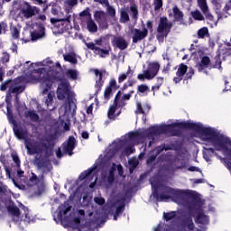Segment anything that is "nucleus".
I'll return each instance as SVG.
<instances>
[{
	"label": "nucleus",
	"instance_id": "nucleus-1",
	"mask_svg": "<svg viewBox=\"0 0 231 231\" xmlns=\"http://www.w3.org/2000/svg\"><path fill=\"white\" fill-rule=\"evenodd\" d=\"M23 75L17 78L14 80H9L2 83L0 89L1 91H6L9 88V93H14L19 95L24 91V84H39L43 95L48 93L49 89H51V86L57 76L55 73V68H60V63H54L51 59L47 58L42 61L31 63L26 61L23 65Z\"/></svg>",
	"mask_w": 231,
	"mask_h": 231
},
{
	"label": "nucleus",
	"instance_id": "nucleus-2",
	"mask_svg": "<svg viewBox=\"0 0 231 231\" xmlns=\"http://www.w3.org/2000/svg\"><path fill=\"white\" fill-rule=\"evenodd\" d=\"M174 130V124L162 125L159 126H152L148 130H138L125 134L121 139L116 140L106 150L104 162L111 160L118 151H122V156H130L134 152V145L143 143L145 140H157L160 134L171 133Z\"/></svg>",
	"mask_w": 231,
	"mask_h": 231
},
{
	"label": "nucleus",
	"instance_id": "nucleus-3",
	"mask_svg": "<svg viewBox=\"0 0 231 231\" xmlns=\"http://www.w3.org/2000/svg\"><path fill=\"white\" fill-rule=\"evenodd\" d=\"M57 98L58 100H68V105H63L60 108V116H66L70 109L77 107V99L75 98V92L71 91V86L68 79H60L57 88Z\"/></svg>",
	"mask_w": 231,
	"mask_h": 231
},
{
	"label": "nucleus",
	"instance_id": "nucleus-4",
	"mask_svg": "<svg viewBox=\"0 0 231 231\" xmlns=\"http://www.w3.org/2000/svg\"><path fill=\"white\" fill-rule=\"evenodd\" d=\"M14 133L18 140H25V147L28 154H41L42 151L48 149L51 144L48 139H42L40 142L26 139L28 136V130L21 126H14Z\"/></svg>",
	"mask_w": 231,
	"mask_h": 231
},
{
	"label": "nucleus",
	"instance_id": "nucleus-5",
	"mask_svg": "<svg viewBox=\"0 0 231 231\" xmlns=\"http://www.w3.org/2000/svg\"><path fill=\"white\" fill-rule=\"evenodd\" d=\"M5 206L14 223H33L35 221V215H33L28 208L24 207V205L21 204L20 208H17L12 202H10L9 206H6V204L2 201L0 202V210H2Z\"/></svg>",
	"mask_w": 231,
	"mask_h": 231
},
{
	"label": "nucleus",
	"instance_id": "nucleus-6",
	"mask_svg": "<svg viewBox=\"0 0 231 231\" xmlns=\"http://www.w3.org/2000/svg\"><path fill=\"white\" fill-rule=\"evenodd\" d=\"M111 35H106V37H100L94 40L92 42L86 43L88 50H92L95 55L99 57H107L109 51H111V45H109V38Z\"/></svg>",
	"mask_w": 231,
	"mask_h": 231
},
{
	"label": "nucleus",
	"instance_id": "nucleus-7",
	"mask_svg": "<svg viewBox=\"0 0 231 231\" xmlns=\"http://www.w3.org/2000/svg\"><path fill=\"white\" fill-rule=\"evenodd\" d=\"M203 201L201 199H195L193 203L189 207V214L191 216H196V214H199L196 218V223H198L199 228H202L204 231L207 229V225L208 224V217L204 215L201 212V208H203Z\"/></svg>",
	"mask_w": 231,
	"mask_h": 231
},
{
	"label": "nucleus",
	"instance_id": "nucleus-8",
	"mask_svg": "<svg viewBox=\"0 0 231 231\" xmlns=\"http://www.w3.org/2000/svg\"><path fill=\"white\" fill-rule=\"evenodd\" d=\"M152 194H156V192H159L157 194V201H174V189L167 185H155L154 180L152 179L150 180Z\"/></svg>",
	"mask_w": 231,
	"mask_h": 231
},
{
	"label": "nucleus",
	"instance_id": "nucleus-9",
	"mask_svg": "<svg viewBox=\"0 0 231 231\" xmlns=\"http://www.w3.org/2000/svg\"><path fill=\"white\" fill-rule=\"evenodd\" d=\"M14 8H18L20 15L24 19H31L33 15H37L41 10L37 6H32L28 2L19 1L14 3Z\"/></svg>",
	"mask_w": 231,
	"mask_h": 231
},
{
	"label": "nucleus",
	"instance_id": "nucleus-10",
	"mask_svg": "<svg viewBox=\"0 0 231 231\" xmlns=\"http://www.w3.org/2000/svg\"><path fill=\"white\" fill-rule=\"evenodd\" d=\"M51 23L58 33H65L71 28V14L67 13L64 18H51Z\"/></svg>",
	"mask_w": 231,
	"mask_h": 231
},
{
	"label": "nucleus",
	"instance_id": "nucleus-11",
	"mask_svg": "<svg viewBox=\"0 0 231 231\" xmlns=\"http://www.w3.org/2000/svg\"><path fill=\"white\" fill-rule=\"evenodd\" d=\"M118 171L119 176H124V168L119 164L112 163L106 166V164L102 167V180L106 181L107 180L108 183H113L115 180V171Z\"/></svg>",
	"mask_w": 231,
	"mask_h": 231
},
{
	"label": "nucleus",
	"instance_id": "nucleus-12",
	"mask_svg": "<svg viewBox=\"0 0 231 231\" xmlns=\"http://www.w3.org/2000/svg\"><path fill=\"white\" fill-rule=\"evenodd\" d=\"M221 57L223 60H226V59L231 58V48L228 43H223L218 47V50L217 51V56L215 57V64L214 68L217 69H223L221 67Z\"/></svg>",
	"mask_w": 231,
	"mask_h": 231
},
{
	"label": "nucleus",
	"instance_id": "nucleus-13",
	"mask_svg": "<svg viewBox=\"0 0 231 231\" xmlns=\"http://www.w3.org/2000/svg\"><path fill=\"white\" fill-rule=\"evenodd\" d=\"M102 167V163H100V161H97L92 168L83 171L79 177V180L82 181L84 180H89L90 178L93 179L94 178V181L92 183H90L89 188L90 189H95V184L97 183V172H98V171H100Z\"/></svg>",
	"mask_w": 231,
	"mask_h": 231
},
{
	"label": "nucleus",
	"instance_id": "nucleus-14",
	"mask_svg": "<svg viewBox=\"0 0 231 231\" xmlns=\"http://www.w3.org/2000/svg\"><path fill=\"white\" fill-rule=\"evenodd\" d=\"M160 71V63L158 61H152L148 63V68L146 70H143L142 74H138L137 79L143 82V80H152Z\"/></svg>",
	"mask_w": 231,
	"mask_h": 231
},
{
	"label": "nucleus",
	"instance_id": "nucleus-15",
	"mask_svg": "<svg viewBox=\"0 0 231 231\" xmlns=\"http://www.w3.org/2000/svg\"><path fill=\"white\" fill-rule=\"evenodd\" d=\"M76 145H77V141L75 140V137L70 136L69 140L66 143H64L61 145V147L56 151L57 158H60L61 156H64V154L72 156L73 149H75Z\"/></svg>",
	"mask_w": 231,
	"mask_h": 231
},
{
	"label": "nucleus",
	"instance_id": "nucleus-16",
	"mask_svg": "<svg viewBox=\"0 0 231 231\" xmlns=\"http://www.w3.org/2000/svg\"><path fill=\"white\" fill-rule=\"evenodd\" d=\"M163 217L166 221L165 224L159 223V225L153 228V231H174V213H164Z\"/></svg>",
	"mask_w": 231,
	"mask_h": 231
},
{
	"label": "nucleus",
	"instance_id": "nucleus-17",
	"mask_svg": "<svg viewBox=\"0 0 231 231\" xmlns=\"http://www.w3.org/2000/svg\"><path fill=\"white\" fill-rule=\"evenodd\" d=\"M71 210V206L69 204H63L60 206L57 211L53 214L54 221L59 223V221H66L68 220V214Z\"/></svg>",
	"mask_w": 231,
	"mask_h": 231
},
{
	"label": "nucleus",
	"instance_id": "nucleus-18",
	"mask_svg": "<svg viewBox=\"0 0 231 231\" xmlns=\"http://www.w3.org/2000/svg\"><path fill=\"white\" fill-rule=\"evenodd\" d=\"M120 107H124V104H120V98L118 95L116 96L115 103L109 107L107 116L110 120H115L117 116H120L122 111Z\"/></svg>",
	"mask_w": 231,
	"mask_h": 231
},
{
	"label": "nucleus",
	"instance_id": "nucleus-19",
	"mask_svg": "<svg viewBox=\"0 0 231 231\" xmlns=\"http://www.w3.org/2000/svg\"><path fill=\"white\" fill-rule=\"evenodd\" d=\"M171 28H172V23L167 20L165 17H161L160 23L157 28L158 33L161 37H167L169 32H171Z\"/></svg>",
	"mask_w": 231,
	"mask_h": 231
},
{
	"label": "nucleus",
	"instance_id": "nucleus-20",
	"mask_svg": "<svg viewBox=\"0 0 231 231\" xmlns=\"http://www.w3.org/2000/svg\"><path fill=\"white\" fill-rule=\"evenodd\" d=\"M46 29L44 28V25L42 24H34L33 25V31L30 32L31 40L32 41H38V39H44L46 32Z\"/></svg>",
	"mask_w": 231,
	"mask_h": 231
},
{
	"label": "nucleus",
	"instance_id": "nucleus-21",
	"mask_svg": "<svg viewBox=\"0 0 231 231\" xmlns=\"http://www.w3.org/2000/svg\"><path fill=\"white\" fill-rule=\"evenodd\" d=\"M211 3L216 10V14L217 15V20L219 19H226L229 14L226 11H224L225 8L221 11V7L223 6V0H211Z\"/></svg>",
	"mask_w": 231,
	"mask_h": 231
},
{
	"label": "nucleus",
	"instance_id": "nucleus-22",
	"mask_svg": "<svg viewBox=\"0 0 231 231\" xmlns=\"http://www.w3.org/2000/svg\"><path fill=\"white\" fill-rule=\"evenodd\" d=\"M129 43L122 36H113L112 46L119 50H126Z\"/></svg>",
	"mask_w": 231,
	"mask_h": 231
},
{
	"label": "nucleus",
	"instance_id": "nucleus-23",
	"mask_svg": "<svg viewBox=\"0 0 231 231\" xmlns=\"http://www.w3.org/2000/svg\"><path fill=\"white\" fill-rule=\"evenodd\" d=\"M211 62L210 58L208 56H202L200 58V61H199L196 65V68L199 71H205V69H210Z\"/></svg>",
	"mask_w": 231,
	"mask_h": 231
},
{
	"label": "nucleus",
	"instance_id": "nucleus-24",
	"mask_svg": "<svg viewBox=\"0 0 231 231\" xmlns=\"http://www.w3.org/2000/svg\"><path fill=\"white\" fill-rule=\"evenodd\" d=\"M174 199H175V203L180 204V200L185 201V199H189V192L183 189H175Z\"/></svg>",
	"mask_w": 231,
	"mask_h": 231
},
{
	"label": "nucleus",
	"instance_id": "nucleus-25",
	"mask_svg": "<svg viewBox=\"0 0 231 231\" xmlns=\"http://www.w3.org/2000/svg\"><path fill=\"white\" fill-rule=\"evenodd\" d=\"M133 33V42H138V41H142V39H145V37H147L148 31L147 29H143V31L134 29Z\"/></svg>",
	"mask_w": 231,
	"mask_h": 231
},
{
	"label": "nucleus",
	"instance_id": "nucleus-26",
	"mask_svg": "<svg viewBox=\"0 0 231 231\" xmlns=\"http://www.w3.org/2000/svg\"><path fill=\"white\" fill-rule=\"evenodd\" d=\"M86 25H87V30H88L90 33H97V32H98V26L97 25L95 21H93L92 18H89L88 20H87V22H85V26Z\"/></svg>",
	"mask_w": 231,
	"mask_h": 231
},
{
	"label": "nucleus",
	"instance_id": "nucleus-27",
	"mask_svg": "<svg viewBox=\"0 0 231 231\" xmlns=\"http://www.w3.org/2000/svg\"><path fill=\"white\" fill-rule=\"evenodd\" d=\"M124 203H125L124 199H118L116 202V206L117 208H116V213L114 215L115 221H116L118 219V216H120V214H122V212H124Z\"/></svg>",
	"mask_w": 231,
	"mask_h": 231
},
{
	"label": "nucleus",
	"instance_id": "nucleus-28",
	"mask_svg": "<svg viewBox=\"0 0 231 231\" xmlns=\"http://www.w3.org/2000/svg\"><path fill=\"white\" fill-rule=\"evenodd\" d=\"M174 23L185 24V21L183 20V12L178 9V7H174Z\"/></svg>",
	"mask_w": 231,
	"mask_h": 231
},
{
	"label": "nucleus",
	"instance_id": "nucleus-29",
	"mask_svg": "<svg viewBox=\"0 0 231 231\" xmlns=\"http://www.w3.org/2000/svg\"><path fill=\"white\" fill-rule=\"evenodd\" d=\"M79 18H80L82 26H86V22L91 19V14L89 13V8L83 10L79 14Z\"/></svg>",
	"mask_w": 231,
	"mask_h": 231
},
{
	"label": "nucleus",
	"instance_id": "nucleus-30",
	"mask_svg": "<svg viewBox=\"0 0 231 231\" xmlns=\"http://www.w3.org/2000/svg\"><path fill=\"white\" fill-rule=\"evenodd\" d=\"M187 69H188V67L187 65L185 64H180L178 68V70H177V79H175V82H180V80H181V79L183 78V75H185V73H187Z\"/></svg>",
	"mask_w": 231,
	"mask_h": 231
},
{
	"label": "nucleus",
	"instance_id": "nucleus-31",
	"mask_svg": "<svg viewBox=\"0 0 231 231\" xmlns=\"http://www.w3.org/2000/svg\"><path fill=\"white\" fill-rule=\"evenodd\" d=\"M179 154H180L181 160V164L180 166V169H187L189 162L187 161V150L185 149H180L179 150Z\"/></svg>",
	"mask_w": 231,
	"mask_h": 231
},
{
	"label": "nucleus",
	"instance_id": "nucleus-32",
	"mask_svg": "<svg viewBox=\"0 0 231 231\" xmlns=\"http://www.w3.org/2000/svg\"><path fill=\"white\" fill-rule=\"evenodd\" d=\"M53 98H55V92L53 91H50L47 97H45V104L47 107H51L50 108L51 111V109H55V106H53Z\"/></svg>",
	"mask_w": 231,
	"mask_h": 231
},
{
	"label": "nucleus",
	"instance_id": "nucleus-33",
	"mask_svg": "<svg viewBox=\"0 0 231 231\" xmlns=\"http://www.w3.org/2000/svg\"><path fill=\"white\" fill-rule=\"evenodd\" d=\"M150 108L151 107L149 106V105H143V106L142 103L137 101L135 113L136 115H145V113H147V111H149Z\"/></svg>",
	"mask_w": 231,
	"mask_h": 231
},
{
	"label": "nucleus",
	"instance_id": "nucleus-34",
	"mask_svg": "<svg viewBox=\"0 0 231 231\" xmlns=\"http://www.w3.org/2000/svg\"><path fill=\"white\" fill-rule=\"evenodd\" d=\"M203 14L208 21V24H209L211 28H214V26H217V20L214 19V15H212L209 11H207V13Z\"/></svg>",
	"mask_w": 231,
	"mask_h": 231
},
{
	"label": "nucleus",
	"instance_id": "nucleus-35",
	"mask_svg": "<svg viewBox=\"0 0 231 231\" xmlns=\"http://www.w3.org/2000/svg\"><path fill=\"white\" fill-rule=\"evenodd\" d=\"M95 21L102 26V23H106V13L103 11H97L94 14Z\"/></svg>",
	"mask_w": 231,
	"mask_h": 231
},
{
	"label": "nucleus",
	"instance_id": "nucleus-36",
	"mask_svg": "<svg viewBox=\"0 0 231 231\" xmlns=\"http://www.w3.org/2000/svg\"><path fill=\"white\" fill-rule=\"evenodd\" d=\"M66 77L70 79V80H77L79 79V70L73 69H68L65 72Z\"/></svg>",
	"mask_w": 231,
	"mask_h": 231
},
{
	"label": "nucleus",
	"instance_id": "nucleus-37",
	"mask_svg": "<svg viewBox=\"0 0 231 231\" xmlns=\"http://www.w3.org/2000/svg\"><path fill=\"white\" fill-rule=\"evenodd\" d=\"M63 59L66 60V62H69L70 64H77L78 62L77 55H75V53L65 54L63 55Z\"/></svg>",
	"mask_w": 231,
	"mask_h": 231
},
{
	"label": "nucleus",
	"instance_id": "nucleus-38",
	"mask_svg": "<svg viewBox=\"0 0 231 231\" xmlns=\"http://www.w3.org/2000/svg\"><path fill=\"white\" fill-rule=\"evenodd\" d=\"M94 73L96 75V86L97 88H102L104 84V80H102V72H99L98 69H94Z\"/></svg>",
	"mask_w": 231,
	"mask_h": 231
},
{
	"label": "nucleus",
	"instance_id": "nucleus-39",
	"mask_svg": "<svg viewBox=\"0 0 231 231\" xmlns=\"http://www.w3.org/2000/svg\"><path fill=\"white\" fill-rule=\"evenodd\" d=\"M133 73H134L133 69H131V67H129L126 73H122L119 75L118 82L122 83L124 82V80L127 79V77H133Z\"/></svg>",
	"mask_w": 231,
	"mask_h": 231
},
{
	"label": "nucleus",
	"instance_id": "nucleus-40",
	"mask_svg": "<svg viewBox=\"0 0 231 231\" xmlns=\"http://www.w3.org/2000/svg\"><path fill=\"white\" fill-rule=\"evenodd\" d=\"M128 12H129V9L127 8L121 9V18H120L121 23H127V21H129Z\"/></svg>",
	"mask_w": 231,
	"mask_h": 231
},
{
	"label": "nucleus",
	"instance_id": "nucleus-41",
	"mask_svg": "<svg viewBox=\"0 0 231 231\" xmlns=\"http://www.w3.org/2000/svg\"><path fill=\"white\" fill-rule=\"evenodd\" d=\"M37 183H39V179L37 178V175L32 173V176L30 177L27 182V187H35Z\"/></svg>",
	"mask_w": 231,
	"mask_h": 231
},
{
	"label": "nucleus",
	"instance_id": "nucleus-42",
	"mask_svg": "<svg viewBox=\"0 0 231 231\" xmlns=\"http://www.w3.org/2000/svg\"><path fill=\"white\" fill-rule=\"evenodd\" d=\"M197 1L201 12L203 14H207V12H208V5H207V0H197Z\"/></svg>",
	"mask_w": 231,
	"mask_h": 231
},
{
	"label": "nucleus",
	"instance_id": "nucleus-43",
	"mask_svg": "<svg viewBox=\"0 0 231 231\" xmlns=\"http://www.w3.org/2000/svg\"><path fill=\"white\" fill-rule=\"evenodd\" d=\"M191 16L193 17V19H195V21H204L205 20V16H203L201 12H199V10L191 12Z\"/></svg>",
	"mask_w": 231,
	"mask_h": 231
},
{
	"label": "nucleus",
	"instance_id": "nucleus-44",
	"mask_svg": "<svg viewBox=\"0 0 231 231\" xmlns=\"http://www.w3.org/2000/svg\"><path fill=\"white\" fill-rule=\"evenodd\" d=\"M25 116L30 118L32 122H37L39 120V116L35 113V111H28L25 113Z\"/></svg>",
	"mask_w": 231,
	"mask_h": 231
},
{
	"label": "nucleus",
	"instance_id": "nucleus-45",
	"mask_svg": "<svg viewBox=\"0 0 231 231\" xmlns=\"http://www.w3.org/2000/svg\"><path fill=\"white\" fill-rule=\"evenodd\" d=\"M129 171L132 174L133 171H134V169H136V167H138V159L136 158H132L129 160Z\"/></svg>",
	"mask_w": 231,
	"mask_h": 231
},
{
	"label": "nucleus",
	"instance_id": "nucleus-46",
	"mask_svg": "<svg viewBox=\"0 0 231 231\" xmlns=\"http://www.w3.org/2000/svg\"><path fill=\"white\" fill-rule=\"evenodd\" d=\"M208 35V28L202 27L198 31V37L199 39H205Z\"/></svg>",
	"mask_w": 231,
	"mask_h": 231
},
{
	"label": "nucleus",
	"instance_id": "nucleus-47",
	"mask_svg": "<svg viewBox=\"0 0 231 231\" xmlns=\"http://www.w3.org/2000/svg\"><path fill=\"white\" fill-rule=\"evenodd\" d=\"M118 95V98H119V103L120 105H124L125 106V103H124V100H129L131 98V95H133V91H131L130 93L128 94H125L122 98L120 99V92L117 93Z\"/></svg>",
	"mask_w": 231,
	"mask_h": 231
},
{
	"label": "nucleus",
	"instance_id": "nucleus-48",
	"mask_svg": "<svg viewBox=\"0 0 231 231\" xmlns=\"http://www.w3.org/2000/svg\"><path fill=\"white\" fill-rule=\"evenodd\" d=\"M11 34L13 39H19V28L15 26H11Z\"/></svg>",
	"mask_w": 231,
	"mask_h": 231
},
{
	"label": "nucleus",
	"instance_id": "nucleus-49",
	"mask_svg": "<svg viewBox=\"0 0 231 231\" xmlns=\"http://www.w3.org/2000/svg\"><path fill=\"white\" fill-rule=\"evenodd\" d=\"M15 104H16V108L18 110L19 115H23V111H24V109H26V106L21 105V106H19V97H16V98H15Z\"/></svg>",
	"mask_w": 231,
	"mask_h": 231
},
{
	"label": "nucleus",
	"instance_id": "nucleus-50",
	"mask_svg": "<svg viewBox=\"0 0 231 231\" xmlns=\"http://www.w3.org/2000/svg\"><path fill=\"white\" fill-rule=\"evenodd\" d=\"M112 93H113V88H111V87H107L105 89L104 97H105L106 100H109V98H111Z\"/></svg>",
	"mask_w": 231,
	"mask_h": 231
},
{
	"label": "nucleus",
	"instance_id": "nucleus-51",
	"mask_svg": "<svg viewBox=\"0 0 231 231\" xmlns=\"http://www.w3.org/2000/svg\"><path fill=\"white\" fill-rule=\"evenodd\" d=\"M94 201L97 205H104L106 203V199L102 198V196H97L94 198Z\"/></svg>",
	"mask_w": 231,
	"mask_h": 231
},
{
	"label": "nucleus",
	"instance_id": "nucleus-52",
	"mask_svg": "<svg viewBox=\"0 0 231 231\" xmlns=\"http://www.w3.org/2000/svg\"><path fill=\"white\" fill-rule=\"evenodd\" d=\"M139 93H149L150 89L147 85H140L138 86Z\"/></svg>",
	"mask_w": 231,
	"mask_h": 231
},
{
	"label": "nucleus",
	"instance_id": "nucleus-53",
	"mask_svg": "<svg viewBox=\"0 0 231 231\" xmlns=\"http://www.w3.org/2000/svg\"><path fill=\"white\" fill-rule=\"evenodd\" d=\"M6 175L8 176L9 180H12L14 186L17 187V189H21V186L17 184V181H15V179L12 178V175H10V170L5 169Z\"/></svg>",
	"mask_w": 231,
	"mask_h": 231
},
{
	"label": "nucleus",
	"instance_id": "nucleus-54",
	"mask_svg": "<svg viewBox=\"0 0 231 231\" xmlns=\"http://www.w3.org/2000/svg\"><path fill=\"white\" fill-rule=\"evenodd\" d=\"M163 84V78H157V84L152 88V89H160V87Z\"/></svg>",
	"mask_w": 231,
	"mask_h": 231
},
{
	"label": "nucleus",
	"instance_id": "nucleus-55",
	"mask_svg": "<svg viewBox=\"0 0 231 231\" xmlns=\"http://www.w3.org/2000/svg\"><path fill=\"white\" fill-rule=\"evenodd\" d=\"M10 61V54L8 52H3L2 53V62L4 64H6V62Z\"/></svg>",
	"mask_w": 231,
	"mask_h": 231
},
{
	"label": "nucleus",
	"instance_id": "nucleus-56",
	"mask_svg": "<svg viewBox=\"0 0 231 231\" xmlns=\"http://www.w3.org/2000/svg\"><path fill=\"white\" fill-rule=\"evenodd\" d=\"M77 0H66L65 5L66 6H69V8H72V6H77Z\"/></svg>",
	"mask_w": 231,
	"mask_h": 231
},
{
	"label": "nucleus",
	"instance_id": "nucleus-57",
	"mask_svg": "<svg viewBox=\"0 0 231 231\" xmlns=\"http://www.w3.org/2000/svg\"><path fill=\"white\" fill-rule=\"evenodd\" d=\"M163 6V2L162 0H154V9L160 10Z\"/></svg>",
	"mask_w": 231,
	"mask_h": 231
},
{
	"label": "nucleus",
	"instance_id": "nucleus-58",
	"mask_svg": "<svg viewBox=\"0 0 231 231\" xmlns=\"http://www.w3.org/2000/svg\"><path fill=\"white\" fill-rule=\"evenodd\" d=\"M130 11L132 12L133 14V17L134 19H136L137 15H138V9L136 8V5H132L130 7Z\"/></svg>",
	"mask_w": 231,
	"mask_h": 231
},
{
	"label": "nucleus",
	"instance_id": "nucleus-59",
	"mask_svg": "<svg viewBox=\"0 0 231 231\" xmlns=\"http://www.w3.org/2000/svg\"><path fill=\"white\" fill-rule=\"evenodd\" d=\"M12 158L14 163L17 165V167H19V165H21V161L19 160V156H17V154H12Z\"/></svg>",
	"mask_w": 231,
	"mask_h": 231
},
{
	"label": "nucleus",
	"instance_id": "nucleus-60",
	"mask_svg": "<svg viewBox=\"0 0 231 231\" xmlns=\"http://www.w3.org/2000/svg\"><path fill=\"white\" fill-rule=\"evenodd\" d=\"M107 12L112 17H115V14H116V11H115V8L111 7V5H107Z\"/></svg>",
	"mask_w": 231,
	"mask_h": 231
},
{
	"label": "nucleus",
	"instance_id": "nucleus-61",
	"mask_svg": "<svg viewBox=\"0 0 231 231\" xmlns=\"http://www.w3.org/2000/svg\"><path fill=\"white\" fill-rule=\"evenodd\" d=\"M188 171H189V172H202L201 170L196 166L189 167Z\"/></svg>",
	"mask_w": 231,
	"mask_h": 231
},
{
	"label": "nucleus",
	"instance_id": "nucleus-62",
	"mask_svg": "<svg viewBox=\"0 0 231 231\" xmlns=\"http://www.w3.org/2000/svg\"><path fill=\"white\" fill-rule=\"evenodd\" d=\"M7 25L5 23H0V35L5 33Z\"/></svg>",
	"mask_w": 231,
	"mask_h": 231
},
{
	"label": "nucleus",
	"instance_id": "nucleus-63",
	"mask_svg": "<svg viewBox=\"0 0 231 231\" xmlns=\"http://www.w3.org/2000/svg\"><path fill=\"white\" fill-rule=\"evenodd\" d=\"M108 88H110V89H116V80L111 79Z\"/></svg>",
	"mask_w": 231,
	"mask_h": 231
},
{
	"label": "nucleus",
	"instance_id": "nucleus-64",
	"mask_svg": "<svg viewBox=\"0 0 231 231\" xmlns=\"http://www.w3.org/2000/svg\"><path fill=\"white\" fill-rule=\"evenodd\" d=\"M228 10H231V0L227 2L224 7V12H228Z\"/></svg>",
	"mask_w": 231,
	"mask_h": 231
}]
</instances>
